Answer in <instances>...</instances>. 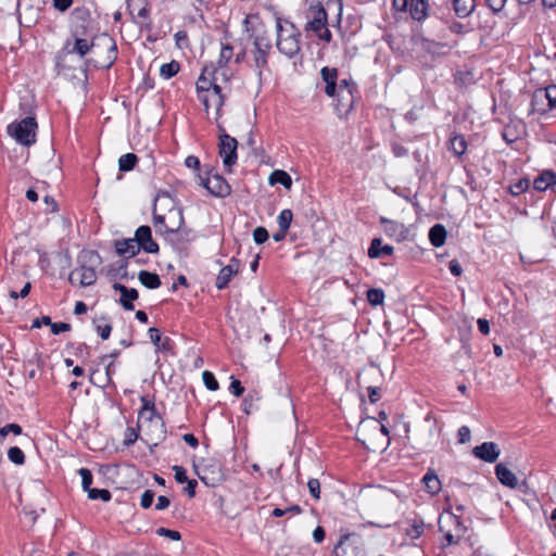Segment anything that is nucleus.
Here are the masks:
<instances>
[{
    "label": "nucleus",
    "instance_id": "nucleus-1",
    "mask_svg": "<svg viewBox=\"0 0 556 556\" xmlns=\"http://www.w3.org/2000/svg\"><path fill=\"white\" fill-rule=\"evenodd\" d=\"M72 35L75 38L73 46L71 47V43L67 41L64 47L68 53L78 54L80 58H84L87 53L92 52L96 55L94 64L103 68H109L115 62L117 46L111 36L104 34L97 41L89 42L86 38H83L87 33L80 30L78 26L72 30Z\"/></svg>",
    "mask_w": 556,
    "mask_h": 556
},
{
    "label": "nucleus",
    "instance_id": "nucleus-2",
    "mask_svg": "<svg viewBox=\"0 0 556 556\" xmlns=\"http://www.w3.org/2000/svg\"><path fill=\"white\" fill-rule=\"evenodd\" d=\"M142 406L138 414V427L147 435V441L154 445L165 438V425L161 416L157 415L153 400L148 396H141Z\"/></svg>",
    "mask_w": 556,
    "mask_h": 556
},
{
    "label": "nucleus",
    "instance_id": "nucleus-3",
    "mask_svg": "<svg viewBox=\"0 0 556 556\" xmlns=\"http://www.w3.org/2000/svg\"><path fill=\"white\" fill-rule=\"evenodd\" d=\"M276 47L287 58H293L301 50L300 31L295 25L281 17L276 18Z\"/></svg>",
    "mask_w": 556,
    "mask_h": 556
},
{
    "label": "nucleus",
    "instance_id": "nucleus-4",
    "mask_svg": "<svg viewBox=\"0 0 556 556\" xmlns=\"http://www.w3.org/2000/svg\"><path fill=\"white\" fill-rule=\"evenodd\" d=\"M305 31H312L319 40L329 43L332 34L328 28V13L320 2H312L305 13Z\"/></svg>",
    "mask_w": 556,
    "mask_h": 556
},
{
    "label": "nucleus",
    "instance_id": "nucleus-5",
    "mask_svg": "<svg viewBox=\"0 0 556 556\" xmlns=\"http://www.w3.org/2000/svg\"><path fill=\"white\" fill-rule=\"evenodd\" d=\"M79 262H86L90 265L87 266L81 264L79 267L75 268L68 277L70 282H74L75 279L79 281L81 287H88L96 282L97 273L94 267L101 263V256L96 251H83L78 257Z\"/></svg>",
    "mask_w": 556,
    "mask_h": 556
},
{
    "label": "nucleus",
    "instance_id": "nucleus-6",
    "mask_svg": "<svg viewBox=\"0 0 556 556\" xmlns=\"http://www.w3.org/2000/svg\"><path fill=\"white\" fill-rule=\"evenodd\" d=\"M37 123L34 117H25L8 126V132L18 143L29 147L36 141Z\"/></svg>",
    "mask_w": 556,
    "mask_h": 556
},
{
    "label": "nucleus",
    "instance_id": "nucleus-7",
    "mask_svg": "<svg viewBox=\"0 0 556 556\" xmlns=\"http://www.w3.org/2000/svg\"><path fill=\"white\" fill-rule=\"evenodd\" d=\"M154 228L161 235L176 233L184 226V215L180 208H170L166 214L153 215Z\"/></svg>",
    "mask_w": 556,
    "mask_h": 556
},
{
    "label": "nucleus",
    "instance_id": "nucleus-8",
    "mask_svg": "<svg viewBox=\"0 0 556 556\" xmlns=\"http://www.w3.org/2000/svg\"><path fill=\"white\" fill-rule=\"evenodd\" d=\"M334 556H366L365 545L359 535H342L333 548Z\"/></svg>",
    "mask_w": 556,
    "mask_h": 556
},
{
    "label": "nucleus",
    "instance_id": "nucleus-9",
    "mask_svg": "<svg viewBox=\"0 0 556 556\" xmlns=\"http://www.w3.org/2000/svg\"><path fill=\"white\" fill-rule=\"evenodd\" d=\"M253 60L256 70L261 73L262 70L267 67L268 64V55L271 51L273 45L271 39L268 34L265 33L263 35H257L255 39H253Z\"/></svg>",
    "mask_w": 556,
    "mask_h": 556
},
{
    "label": "nucleus",
    "instance_id": "nucleus-10",
    "mask_svg": "<svg viewBox=\"0 0 556 556\" xmlns=\"http://www.w3.org/2000/svg\"><path fill=\"white\" fill-rule=\"evenodd\" d=\"M199 185L214 197L225 198L231 193L230 185L217 173L208 174L205 177L199 176Z\"/></svg>",
    "mask_w": 556,
    "mask_h": 556
},
{
    "label": "nucleus",
    "instance_id": "nucleus-11",
    "mask_svg": "<svg viewBox=\"0 0 556 556\" xmlns=\"http://www.w3.org/2000/svg\"><path fill=\"white\" fill-rule=\"evenodd\" d=\"M356 91V85L351 79H341L337 85V108L349 112L352 110L354 104V92Z\"/></svg>",
    "mask_w": 556,
    "mask_h": 556
},
{
    "label": "nucleus",
    "instance_id": "nucleus-12",
    "mask_svg": "<svg viewBox=\"0 0 556 556\" xmlns=\"http://www.w3.org/2000/svg\"><path fill=\"white\" fill-rule=\"evenodd\" d=\"M114 248L118 255L124 256V260L118 266V271H122L121 277H127V260L136 256L140 252V247L136 244V240L132 239H123L114 241Z\"/></svg>",
    "mask_w": 556,
    "mask_h": 556
},
{
    "label": "nucleus",
    "instance_id": "nucleus-13",
    "mask_svg": "<svg viewBox=\"0 0 556 556\" xmlns=\"http://www.w3.org/2000/svg\"><path fill=\"white\" fill-rule=\"evenodd\" d=\"M218 139L219 156L222 157L224 165L230 170V167L237 163L238 141L228 134L218 135Z\"/></svg>",
    "mask_w": 556,
    "mask_h": 556
},
{
    "label": "nucleus",
    "instance_id": "nucleus-14",
    "mask_svg": "<svg viewBox=\"0 0 556 556\" xmlns=\"http://www.w3.org/2000/svg\"><path fill=\"white\" fill-rule=\"evenodd\" d=\"M136 244L140 247L146 253L155 254L159 252V244L152 239L151 228L149 226H140L136 232Z\"/></svg>",
    "mask_w": 556,
    "mask_h": 556
},
{
    "label": "nucleus",
    "instance_id": "nucleus-15",
    "mask_svg": "<svg viewBox=\"0 0 556 556\" xmlns=\"http://www.w3.org/2000/svg\"><path fill=\"white\" fill-rule=\"evenodd\" d=\"M199 99L205 106L206 111L211 106L215 108L216 119H218L220 117V111L224 105V96L222 94V89L218 85H214V88H212V91L200 94Z\"/></svg>",
    "mask_w": 556,
    "mask_h": 556
},
{
    "label": "nucleus",
    "instance_id": "nucleus-16",
    "mask_svg": "<svg viewBox=\"0 0 556 556\" xmlns=\"http://www.w3.org/2000/svg\"><path fill=\"white\" fill-rule=\"evenodd\" d=\"M240 268V262L236 257H232L228 265L224 266L217 275L215 286L218 290H223L227 287L233 276H236Z\"/></svg>",
    "mask_w": 556,
    "mask_h": 556
},
{
    "label": "nucleus",
    "instance_id": "nucleus-17",
    "mask_svg": "<svg viewBox=\"0 0 556 556\" xmlns=\"http://www.w3.org/2000/svg\"><path fill=\"white\" fill-rule=\"evenodd\" d=\"M472 454L481 460L494 463L498 458L501 450L496 443L490 441L476 446Z\"/></svg>",
    "mask_w": 556,
    "mask_h": 556
},
{
    "label": "nucleus",
    "instance_id": "nucleus-18",
    "mask_svg": "<svg viewBox=\"0 0 556 556\" xmlns=\"http://www.w3.org/2000/svg\"><path fill=\"white\" fill-rule=\"evenodd\" d=\"M321 80L325 83V93L330 98L337 96L339 72L336 67L324 66L320 70Z\"/></svg>",
    "mask_w": 556,
    "mask_h": 556
},
{
    "label": "nucleus",
    "instance_id": "nucleus-19",
    "mask_svg": "<svg viewBox=\"0 0 556 556\" xmlns=\"http://www.w3.org/2000/svg\"><path fill=\"white\" fill-rule=\"evenodd\" d=\"M244 31L248 34L249 38L255 39L257 35H263L267 33L264 28V25L257 14H248L243 20Z\"/></svg>",
    "mask_w": 556,
    "mask_h": 556
},
{
    "label": "nucleus",
    "instance_id": "nucleus-20",
    "mask_svg": "<svg viewBox=\"0 0 556 556\" xmlns=\"http://www.w3.org/2000/svg\"><path fill=\"white\" fill-rule=\"evenodd\" d=\"M113 289L121 293L119 303L126 311H132L135 308L132 301L138 299V291L134 288H127L126 286L115 282Z\"/></svg>",
    "mask_w": 556,
    "mask_h": 556
},
{
    "label": "nucleus",
    "instance_id": "nucleus-21",
    "mask_svg": "<svg viewBox=\"0 0 556 556\" xmlns=\"http://www.w3.org/2000/svg\"><path fill=\"white\" fill-rule=\"evenodd\" d=\"M381 225H383V231L391 238L397 240L405 238V226L404 224L395 220L388 219L386 217L380 218Z\"/></svg>",
    "mask_w": 556,
    "mask_h": 556
},
{
    "label": "nucleus",
    "instance_id": "nucleus-22",
    "mask_svg": "<svg viewBox=\"0 0 556 556\" xmlns=\"http://www.w3.org/2000/svg\"><path fill=\"white\" fill-rule=\"evenodd\" d=\"M495 475L498 481L508 488H516L518 479L516 475L508 469L504 464L500 463L495 466Z\"/></svg>",
    "mask_w": 556,
    "mask_h": 556
},
{
    "label": "nucleus",
    "instance_id": "nucleus-23",
    "mask_svg": "<svg viewBox=\"0 0 556 556\" xmlns=\"http://www.w3.org/2000/svg\"><path fill=\"white\" fill-rule=\"evenodd\" d=\"M394 252V248L389 244L382 245V240L380 238H375L371 240L370 247L368 249V256L370 258H379L382 256H390Z\"/></svg>",
    "mask_w": 556,
    "mask_h": 556
},
{
    "label": "nucleus",
    "instance_id": "nucleus-24",
    "mask_svg": "<svg viewBox=\"0 0 556 556\" xmlns=\"http://www.w3.org/2000/svg\"><path fill=\"white\" fill-rule=\"evenodd\" d=\"M428 0H408L407 11L415 21H422L428 16Z\"/></svg>",
    "mask_w": 556,
    "mask_h": 556
},
{
    "label": "nucleus",
    "instance_id": "nucleus-25",
    "mask_svg": "<svg viewBox=\"0 0 556 556\" xmlns=\"http://www.w3.org/2000/svg\"><path fill=\"white\" fill-rule=\"evenodd\" d=\"M90 20V12L86 8H76L72 12V23H73V29L75 27H79L80 30H85L87 33L88 25Z\"/></svg>",
    "mask_w": 556,
    "mask_h": 556
},
{
    "label": "nucleus",
    "instance_id": "nucleus-26",
    "mask_svg": "<svg viewBox=\"0 0 556 556\" xmlns=\"http://www.w3.org/2000/svg\"><path fill=\"white\" fill-rule=\"evenodd\" d=\"M213 74H214V70L211 71L208 67H204L202 74L200 75V77L197 81L198 96L212 91V88H214V85H217L214 81V79L211 78V76H213Z\"/></svg>",
    "mask_w": 556,
    "mask_h": 556
},
{
    "label": "nucleus",
    "instance_id": "nucleus-27",
    "mask_svg": "<svg viewBox=\"0 0 556 556\" xmlns=\"http://www.w3.org/2000/svg\"><path fill=\"white\" fill-rule=\"evenodd\" d=\"M556 184V175L552 170H544L533 181V188L536 191H545L548 187Z\"/></svg>",
    "mask_w": 556,
    "mask_h": 556
},
{
    "label": "nucleus",
    "instance_id": "nucleus-28",
    "mask_svg": "<svg viewBox=\"0 0 556 556\" xmlns=\"http://www.w3.org/2000/svg\"><path fill=\"white\" fill-rule=\"evenodd\" d=\"M446 235L445 227L441 224H435L429 230V240L433 247L440 248L445 243Z\"/></svg>",
    "mask_w": 556,
    "mask_h": 556
},
{
    "label": "nucleus",
    "instance_id": "nucleus-29",
    "mask_svg": "<svg viewBox=\"0 0 556 556\" xmlns=\"http://www.w3.org/2000/svg\"><path fill=\"white\" fill-rule=\"evenodd\" d=\"M138 279L148 289H157L162 283L157 274L148 270H140Z\"/></svg>",
    "mask_w": 556,
    "mask_h": 556
},
{
    "label": "nucleus",
    "instance_id": "nucleus-30",
    "mask_svg": "<svg viewBox=\"0 0 556 556\" xmlns=\"http://www.w3.org/2000/svg\"><path fill=\"white\" fill-rule=\"evenodd\" d=\"M424 527L425 525L422 520L407 519L404 532L407 536L415 540L421 536V534L424 533Z\"/></svg>",
    "mask_w": 556,
    "mask_h": 556
},
{
    "label": "nucleus",
    "instance_id": "nucleus-31",
    "mask_svg": "<svg viewBox=\"0 0 556 556\" xmlns=\"http://www.w3.org/2000/svg\"><path fill=\"white\" fill-rule=\"evenodd\" d=\"M536 99L542 100L546 99L547 109L553 110L556 109V85H551L545 89L536 90Z\"/></svg>",
    "mask_w": 556,
    "mask_h": 556
},
{
    "label": "nucleus",
    "instance_id": "nucleus-32",
    "mask_svg": "<svg viewBox=\"0 0 556 556\" xmlns=\"http://www.w3.org/2000/svg\"><path fill=\"white\" fill-rule=\"evenodd\" d=\"M269 184L270 185H282L286 189H291L292 187V179L291 176L281 169L274 170L269 176Z\"/></svg>",
    "mask_w": 556,
    "mask_h": 556
},
{
    "label": "nucleus",
    "instance_id": "nucleus-33",
    "mask_svg": "<svg viewBox=\"0 0 556 556\" xmlns=\"http://www.w3.org/2000/svg\"><path fill=\"white\" fill-rule=\"evenodd\" d=\"M450 150L455 156H462L467 150V141L464 136L455 135L450 139Z\"/></svg>",
    "mask_w": 556,
    "mask_h": 556
},
{
    "label": "nucleus",
    "instance_id": "nucleus-34",
    "mask_svg": "<svg viewBox=\"0 0 556 556\" xmlns=\"http://www.w3.org/2000/svg\"><path fill=\"white\" fill-rule=\"evenodd\" d=\"M473 8L475 0H454V10L459 17H467Z\"/></svg>",
    "mask_w": 556,
    "mask_h": 556
},
{
    "label": "nucleus",
    "instance_id": "nucleus-35",
    "mask_svg": "<svg viewBox=\"0 0 556 556\" xmlns=\"http://www.w3.org/2000/svg\"><path fill=\"white\" fill-rule=\"evenodd\" d=\"M422 482L425 484L426 490L431 494H437L441 489V483L437 475L432 472H427Z\"/></svg>",
    "mask_w": 556,
    "mask_h": 556
},
{
    "label": "nucleus",
    "instance_id": "nucleus-36",
    "mask_svg": "<svg viewBox=\"0 0 556 556\" xmlns=\"http://www.w3.org/2000/svg\"><path fill=\"white\" fill-rule=\"evenodd\" d=\"M138 162V157L134 153L123 154L118 160V168L122 172L131 170Z\"/></svg>",
    "mask_w": 556,
    "mask_h": 556
},
{
    "label": "nucleus",
    "instance_id": "nucleus-37",
    "mask_svg": "<svg viewBox=\"0 0 556 556\" xmlns=\"http://www.w3.org/2000/svg\"><path fill=\"white\" fill-rule=\"evenodd\" d=\"M233 56V48L229 43H222L220 53L217 61L219 67L226 66Z\"/></svg>",
    "mask_w": 556,
    "mask_h": 556
},
{
    "label": "nucleus",
    "instance_id": "nucleus-38",
    "mask_svg": "<svg viewBox=\"0 0 556 556\" xmlns=\"http://www.w3.org/2000/svg\"><path fill=\"white\" fill-rule=\"evenodd\" d=\"M180 65L177 61L165 63L160 68V74L163 78L169 79L179 72Z\"/></svg>",
    "mask_w": 556,
    "mask_h": 556
},
{
    "label": "nucleus",
    "instance_id": "nucleus-39",
    "mask_svg": "<svg viewBox=\"0 0 556 556\" xmlns=\"http://www.w3.org/2000/svg\"><path fill=\"white\" fill-rule=\"evenodd\" d=\"M367 301L372 306H378L383 304L384 301V292L382 289L371 288L367 291Z\"/></svg>",
    "mask_w": 556,
    "mask_h": 556
},
{
    "label": "nucleus",
    "instance_id": "nucleus-40",
    "mask_svg": "<svg viewBox=\"0 0 556 556\" xmlns=\"http://www.w3.org/2000/svg\"><path fill=\"white\" fill-rule=\"evenodd\" d=\"M421 47L431 54H440L442 53V50L445 49L447 46L445 43L435 42L433 40L422 38Z\"/></svg>",
    "mask_w": 556,
    "mask_h": 556
},
{
    "label": "nucleus",
    "instance_id": "nucleus-41",
    "mask_svg": "<svg viewBox=\"0 0 556 556\" xmlns=\"http://www.w3.org/2000/svg\"><path fill=\"white\" fill-rule=\"evenodd\" d=\"M293 218L292 211L289 208L282 210L277 217V223L279 228L283 230H288L290 228L291 222Z\"/></svg>",
    "mask_w": 556,
    "mask_h": 556
},
{
    "label": "nucleus",
    "instance_id": "nucleus-42",
    "mask_svg": "<svg viewBox=\"0 0 556 556\" xmlns=\"http://www.w3.org/2000/svg\"><path fill=\"white\" fill-rule=\"evenodd\" d=\"M546 99L539 100L536 99V91L533 93L531 103H530V111L529 114L539 113L544 114L547 112V106H545Z\"/></svg>",
    "mask_w": 556,
    "mask_h": 556
},
{
    "label": "nucleus",
    "instance_id": "nucleus-43",
    "mask_svg": "<svg viewBox=\"0 0 556 556\" xmlns=\"http://www.w3.org/2000/svg\"><path fill=\"white\" fill-rule=\"evenodd\" d=\"M8 457L15 465H23L25 463V454L17 446H12L9 448Z\"/></svg>",
    "mask_w": 556,
    "mask_h": 556
},
{
    "label": "nucleus",
    "instance_id": "nucleus-44",
    "mask_svg": "<svg viewBox=\"0 0 556 556\" xmlns=\"http://www.w3.org/2000/svg\"><path fill=\"white\" fill-rule=\"evenodd\" d=\"M88 497L90 500H101L102 502H109L112 497L111 492L106 489H91L88 492Z\"/></svg>",
    "mask_w": 556,
    "mask_h": 556
},
{
    "label": "nucleus",
    "instance_id": "nucleus-45",
    "mask_svg": "<svg viewBox=\"0 0 556 556\" xmlns=\"http://www.w3.org/2000/svg\"><path fill=\"white\" fill-rule=\"evenodd\" d=\"M78 473L81 477L83 489H84V491H86L88 493L92 489L91 488V484H92V473L87 468H80L78 470Z\"/></svg>",
    "mask_w": 556,
    "mask_h": 556
},
{
    "label": "nucleus",
    "instance_id": "nucleus-46",
    "mask_svg": "<svg viewBox=\"0 0 556 556\" xmlns=\"http://www.w3.org/2000/svg\"><path fill=\"white\" fill-rule=\"evenodd\" d=\"M202 379H203L205 387L210 391L218 390L219 384H218V381L216 380L215 376L213 375V372H211L208 370L203 371Z\"/></svg>",
    "mask_w": 556,
    "mask_h": 556
},
{
    "label": "nucleus",
    "instance_id": "nucleus-47",
    "mask_svg": "<svg viewBox=\"0 0 556 556\" xmlns=\"http://www.w3.org/2000/svg\"><path fill=\"white\" fill-rule=\"evenodd\" d=\"M529 186H530L529 179H526V178L520 179L519 181H517L515 185H513L510 187V192L514 195H518V194L525 192L526 190H528Z\"/></svg>",
    "mask_w": 556,
    "mask_h": 556
},
{
    "label": "nucleus",
    "instance_id": "nucleus-48",
    "mask_svg": "<svg viewBox=\"0 0 556 556\" xmlns=\"http://www.w3.org/2000/svg\"><path fill=\"white\" fill-rule=\"evenodd\" d=\"M268 231L264 227H256L253 231V239L255 243L262 244L268 240Z\"/></svg>",
    "mask_w": 556,
    "mask_h": 556
},
{
    "label": "nucleus",
    "instance_id": "nucleus-49",
    "mask_svg": "<svg viewBox=\"0 0 556 556\" xmlns=\"http://www.w3.org/2000/svg\"><path fill=\"white\" fill-rule=\"evenodd\" d=\"M156 534L160 535V536H165V538H168L173 541H179L181 539V535L178 531L176 530H170V529H167V528H159L156 529Z\"/></svg>",
    "mask_w": 556,
    "mask_h": 556
},
{
    "label": "nucleus",
    "instance_id": "nucleus-50",
    "mask_svg": "<svg viewBox=\"0 0 556 556\" xmlns=\"http://www.w3.org/2000/svg\"><path fill=\"white\" fill-rule=\"evenodd\" d=\"M307 486H308L311 495L315 500H319L320 498V482H319V480L314 479V478L309 479L307 482Z\"/></svg>",
    "mask_w": 556,
    "mask_h": 556
},
{
    "label": "nucleus",
    "instance_id": "nucleus-51",
    "mask_svg": "<svg viewBox=\"0 0 556 556\" xmlns=\"http://www.w3.org/2000/svg\"><path fill=\"white\" fill-rule=\"evenodd\" d=\"M10 432L15 435L22 434V427L17 424H9L1 428V439L3 440Z\"/></svg>",
    "mask_w": 556,
    "mask_h": 556
},
{
    "label": "nucleus",
    "instance_id": "nucleus-52",
    "mask_svg": "<svg viewBox=\"0 0 556 556\" xmlns=\"http://www.w3.org/2000/svg\"><path fill=\"white\" fill-rule=\"evenodd\" d=\"M154 500V492L151 490H146L141 495L140 505L142 508L151 507Z\"/></svg>",
    "mask_w": 556,
    "mask_h": 556
},
{
    "label": "nucleus",
    "instance_id": "nucleus-53",
    "mask_svg": "<svg viewBox=\"0 0 556 556\" xmlns=\"http://www.w3.org/2000/svg\"><path fill=\"white\" fill-rule=\"evenodd\" d=\"M458 442L465 444L470 440V429L467 426H462L457 431Z\"/></svg>",
    "mask_w": 556,
    "mask_h": 556
},
{
    "label": "nucleus",
    "instance_id": "nucleus-54",
    "mask_svg": "<svg viewBox=\"0 0 556 556\" xmlns=\"http://www.w3.org/2000/svg\"><path fill=\"white\" fill-rule=\"evenodd\" d=\"M175 479L178 483H185L188 481L186 469L181 466H174Z\"/></svg>",
    "mask_w": 556,
    "mask_h": 556
},
{
    "label": "nucleus",
    "instance_id": "nucleus-55",
    "mask_svg": "<svg viewBox=\"0 0 556 556\" xmlns=\"http://www.w3.org/2000/svg\"><path fill=\"white\" fill-rule=\"evenodd\" d=\"M51 331L53 334H59L61 332L70 331L71 325L67 323H52L51 321Z\"/></svg>",
    "mask_w": 556,
    "mask_h": 556
},
{
    "label": "nucleus",
    "instance_id": "nucleus-56",
    "mask_svg": "<svg viewBox=\"0 0 556 556\" xmlns=\"http://www.w3.org/2000/svg\"><path fill=\"white\" fill-rule=\"evenodd\" d=\"M176 235L178 236L179 241L189 242L194 239L193 231L191 229H187V228H182V227L180 228L179 232H176Z\"/></svg>",
    "mask_w": 556,
    "mask_h": 556
},
{
    "label": "nucleus",
    "instance_id": "nucleus-57",
    "mask_svg": "<svg viewBox=\"0 0 556 556\" xmlns=\"http://www.w3.org/2000/svg\"><path fill=\"white\" fill-rule=\"evenodd\" d=\"M230 391L232 394L237 397L241 396L244 392V388L242 387L241 382L238 379H233L230 383Z\"/></svg>",
    "mask_w": 556,
    "mask_h": 556
},
{
    "label": "nucleus",
    "instance_id": "nucleus-58",
    "mask_svg": "<svg viewBox=\"0 0 556 556\" xmlns=\"http://www.w3.org/2000/svg\"><path fill=\"white\" fill-rule=\"evenodd\" d=\"M507 0H485L486 5L495 13L503 10Z\"/></svg>",
    "mask_w": 556,
    "mask_h": 556
},
{
    "label": "nucleus",
    "instance_id": "nucleus-59",
    "mask_svg": "<svg viewBox=\"0 0 556 556\" xmlns=\"http://www.w3.org/2000/svg\"><path fill=\"white\" fill-rule=\"evenodd\" d=\"M97 331H98L99 336L101 337V339L106 340L110 338V334L112 331V326L110 324L98 325Z\"/></svg>",
    "mask_w": 556,
    "mask_h": 556
},
{
    "label": "nucleus",
    "instance_id": "nucleus-60",
    "mask_svg": "<svg viewBox=\"0 0 556 556\" xmlns=\"http://www.w3.org/2000/svg\"><path fill=\"white\" fill-rule=\"evenodd\" d=\"M149 337H150L151 342L155 346H160V343H161V341L163 339H162V334H161V332H160V330L157 328H150L149 329Z\"/></svg>",
    "mask_w": 556,
    "mask_h": 556
},
{
    "label": "nucleus",
    "instance_id": "nucleus-61",
    "mask_svg": "<svg viewBox=\"0 0 556 556\" xmlns=\"http://www.w3.org/2000/svg\"><path fill=\"white\" fill-rule=\"evenodd\" d=\"M448 519H450L451 523H453L456 527V532H457L456 535L459 538L463 534V532L465 531V528L463 527L459 517L454 514H451L448 516Z\"/></svg>",
    "mask_w": 556,
    "mask_h": 556
},
{
    "label": "nucleus",
    "instance_id": "nucleus-62",
    "mask_svg": "<svg viewBox=\"0 0 556 556\" xmlns=\"http://www.w3.org/2000/svg\"><path fill=\"white\" fill-rule=\"evenodd\" d=\"M448 269H450L451 274L453 276H455V277L460 276L462 273H463V268H462L460 264L456 260H452L448 263Z\"/></svg>",
    "mask_w": 556,
    "mask_h": 556
},
{
    "label": "nucleus",
    "instance_id": "nucleus-63",
    "mask_svg": "<svg viewBox=\"0 0 556 556\" xmlns=\"http://www.w3.org/2000/svg\"><path fill=\"white\" fill-rule=\"evenodd\" d=\"M73 3V0H53V5L56 10L64 12L66 11Z\"/></svg>",
    "mask_w": 556,
    "mask_h": 556
},
{
    "label": "nucleus",
    "instance_id": "nucleus-64",
    "mask_svg": "<svg viewBox=\"0 0 556 556\" xmlns=\"http://www.w3.org/2000/svg\"><path fill=\"white\" fill-rule=\"evenodd\" d=\"M325 536H326V532H325V529L320 526H318L314 531H313V539L316 543H321L324 540H325Z\"/></svg>",
    "mask_w": 556,
    "mask_h": 556
}]
</instances>
